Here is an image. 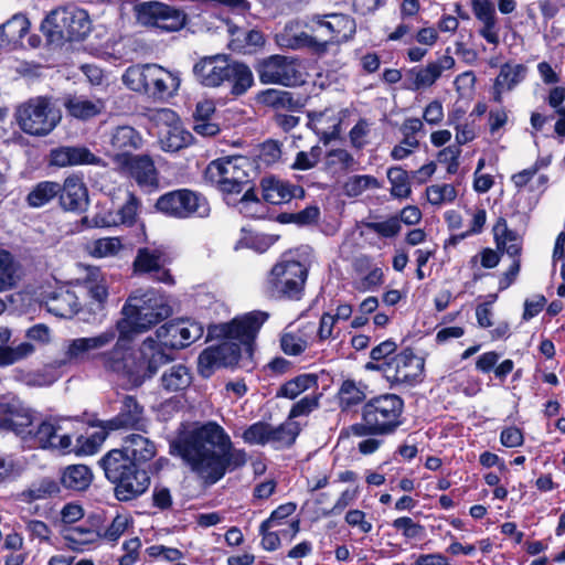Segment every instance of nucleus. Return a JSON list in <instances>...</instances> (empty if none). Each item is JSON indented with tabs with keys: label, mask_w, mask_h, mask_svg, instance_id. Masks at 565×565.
Wrapping results in <instances>:
<instances>
[{
	"label": "nucleus",
	"mask_w": 565,
	"mask_h": 565,
	"mask_svg": "<svg viewBox=\"0 0 565 565\" xmlns=\"http://www.w3.org/2000/svg\"><path fill=\"white\" fill-rule=\"evenodd\" d=\"M171 448L204 486L215 484L247 461L246 452L234 448L228 434L215 422L184 430Z\"/></svg>",
	"instance_id": "1"
},
{
	"label": "nucleus",
	"mask_w": 565,
	"mask_h": 565,
	"mask_svg": "<svg viewBox=\"0 0 565 565\" xmlns=\"http://www.w3.org/2000/svg\"><path fill=\"white\" fill-rule=\"evenodd\" d=\"M118 337L110 352L104 354L105 370L126 376L135 385L151 379L162 365L173 360L158 338L148 337L137 353L131 352L132 335L127 321H117Z\"/></svg>",
	"instance_id": "2"
},
{
	"label": "nucleus",
	"mask_w": 565,
	"mask_h": 565,
	"mask_svg": "<svg viewBox=\"0 0 565 565\" xmlns=\"http://www.w3.org/2000/svg\"><path fill=\"white\" fill-rule=\"evenodd\" d=\"M267 318V312L253 311L233 319L230 323L210 327L209 337L224 340L217 345L206 348L199 355L200 374L209 377L215 369L235 365L241 358V347L236 341L249 344Z\"/></svg>",
	"instance_id": "3"
},
{
	"label": "nucleus",
	"mask_w": 565,
	"mask_h": 565,
	"mask_svg": "<svg viewBox=\"0 0 565 565\" xmlns=\"http://www.w3.org/2000/svg\"><path fill=\"white\" fill-rule=\"evenodd\" d=\"M78 422L71 417L49 416L38 422L33 444L41 449L57 450L63 454L96 452L105 437L94 434L85 438L78 431Z\"/></svg>",
	"instance_id": "4"
},
{
	"label": "nucleus",
	"mask_w": 565,
	"mask_h": 565,
	"mask_svg": "<svg viewBox=\"0 0 565 565\" xmlns=\"http://www.w3.org/2000/svg\"><path fill=\"white\" fill-rule=\"evenodd\" d=\"M403 408V399L395 394L373 397L362 407V422L351 425L349 431L356 437L390 435L402 424Z\"/></svg>",
	"instance_id": "5"
},
{
	"label": "nucleus",
	"mask_w": 565,
	"mask_h": 565,
	"mask_svg": "<svg viewBox=\"0 0 565 565\" xmlns=\"http://www.w3.org/2000/svg\"><path fill=\"white\" fill-rule=\"evenodd\" d=\"M124 85L132 92L145 94L154 100H164L177 94L181 85L180 74L158 64L129 66L121 76Z\"/></svg>",
	"instance_id": "6"
},
{
	"label": "nucleus",
	"mask_w": 565,
	"mask_h": 565,
	"mask_svg": "<svg viewBox=\"0 0 565 565\" xmlns=\"http://www.w3.org/2000/svg\"><path fill=\"white\" fill-rule=\"evenodd\" d=\"M127 321L128 334L143 332L167 319L171 315V307L167 299L157 290H136L121 309Z\"/></svg>",
	"instance_id": "7"
},
{
	"label": "nucleus",
	"mask_w": 565,
	"mask_h": 565,
	"mask_svg": "<svg viewBox=\"0 0 565 565\" xmlns=\"http://www.w3.org/2000/svg\"><path fill=\"white\" fill-rule=\"evenodd\" d=\"M41 30L51 44L60 46L67 41L83 40L90 31V21L85 10L58 8L46 15Z\"/></svg>",
	"instance_id": "8"
},
{
	"label": "nucleus",
	"mask_w": 565,
	"mask_h": 565,
	"mask_svg": "<svg viewBox=\"0 0 565 565\" xmlns=\"http://www.w3.org/2000/svg\"><path fill=\"white\" fill-rule=\"evenodd\" d=\"M308 278V267L299 260L284 257L271 268L267 292L277 299L299 300Z\"/></svg>",
	"instance_id": "9"
},
{
	"label": "nucleus",
	"mask_w": 565,
	"mask_h": 565,
	"mask_svg": "<svg viewBox=\"0 0 565 565\" xmlns=\"http://www.w3.org/2000/svg\"><path fill=\"white\" fill-rule=\"evenodd\" d=\"M252 161L244 156H233L212 161L205 178L222 192L239 193L250 180Z\"/></svg>",
	"instance_id": "10"
},
{
	"label": "nucleus",
	"mask_w": 565,
	"mask_h": 565,
	"mask_svg": "<svg viewBox=\"0 0 565 565\" xmlns=\"http://www.w3.org/2000/svg\"><path fill=\"white\" fill-rule=\"evenodd\" d=\"M117 337L116 324L115 328L107 329L96 335L70 340L65 345L63 359L58 361V365L81 364L98 360L105 369L104 354L110 352V349L107 348L114 345Z\"/></svg>",
	"instance_id": "11"
},
{
	"label": "nucleus",
	"mask_w": 565,
	"mask_h": 565,
	"mask_svg": "<svg viewBox=\"0 0 565 565\" xmlns=\"http://www.w3.org/2000/svg\"><path fill=\"white\" fill-rule=\"evenodd\" d=\"M154 207L160 213L179 220L204 218L211 212L206 198L189 189L173 190L162 194L158 198Z\"/></svg>",
	"instance_id": "12"
},
{
	"label": "nucleus",
	"mask_w": 565,
	"mask_h": 565,
	"mask_svg": "<svg viewBox=\"0 0 565 565\" xmlns=\"http://www.w3.org/2000/svg\"><path fill=\"white\" fill-rule=\"evenodd\" d=\"M21 129L34 136L49 135L60 122L62 115L47 98L36 97L22 104L17 110Z\"/></svg>",
	"instance_id": "13"
},
{
	"label": "nucleus",
	"mask_w": 565,
	"mask_h": 565,
	"mask_svg": "<svg viewBox=\"0 0 565 565\" xmlns=\"http://www.w3.org/2000/svg\"><path fill=\"white\" fill-rule=\"evenodd\" d=\"M111 160L116 169L131 179L141 191L152 193L159 190V171L148 154L115 153Z\"/></svg>",
	"instance_id": "14"
},
{
	"label": "nucleus",
	"mask_w": 565,
	"mask_h": 565,
	"mask_svg": "<svg viewBox=\"0 0 565 565\" xmlns=\"http://www.w3.org/2000/svg\"><path fill=\"white\" fill-rule=\"evenodd\" d=\"M136 17L141 25L157 28L164 32L180 31L188 21L183 10L159 1L139 3L136 6Z\"/></svg>",
	"instance_id": "15"
},
{
	"label": "nucleus",
	"mask_w": 565,
	"mask_h": 565,
	"mask_svg": "<svg viewBox=\"0 0 565 565\" xmlns=\"http://www.w3.org/2000/svg\"><path fill=\"white\" fill-rule=\"evenodd\" d=\"M308 28L319 34L321 42H327L328 46L344 43L356 32L354 19L343 13L316 14L310 19Z\"/></svg>",
	"instance_id": "16"
},
{
	"label": "nucleus",
	"mask_w": 565,
	"mask_h": 565,
	"mask_svg": "<svg viewBox=\"0 0 565 565\" xmlns=\"http://www.w3.org/2000/svg\"><path fill=\"white\" fill-rule=\"evenodd\" d=\"M262 84L295 86L301 82L297 60L284 55H271L257 64Z\"/></svg>",
	"instance_id": "17"
},
{
	"label": "nucleus",
	"mask_w": 565,
	"mask_h": 565,
	"mask_svg": "<svg viewBox=\"0 0 565 565\" xmlns=\"http://www.w3.org/2000/svg\"><path fill=\"white\" fill-rule=\"evenodd\" d=\"M149 419L145 415V408L136 397L125 395L120 399V406L117 415L103 422L102 428L104 433L99 436L106 437V434L113 430H135L148 433Z\"/></svg>",
	"instance_id": "18"
},
{
	"label": "nucleus",
	"mask_w": 565,
	"mask_h": 565,
	"mask_svg": "<svg viewBox=\"0 0 565 565\" xmlns=\"http://www.w3.org/2000/svg\"><path fill=\"white\" fill-rule=\"evenodd\" d=\"M425 361L406 349L387 361L385 379L392 385H415L424 374Z\"/></svg>",
	"instance_id": "19"
},
{
	"label": "nucleus",
	"mask_w": 565,
	"mask_h": 565,
	"mask_svg": "<svg viewBox=\"0 0 565 565\" xmlns=\"http://www.w3.org/2000/svg\"><path fill=\"white\" fill-rule=\"evenodd\" d=\"M168 263V255L163 247H143L138 249L134 260V268L137 273L153 274L158 281L173 282V279L164 265Z\"/></svg>",
	"instance_id": "20"
},
{
	"label": "nucleus",
	"mask_w": 565,
	"mask_h": 565,
	"mask_svg": "<svg viewBox=\"0 0 565 565\" xmlns=\"http://www.w3.org/2000/svg\"><path fill=\"white\" fill-rule=\"evenodd\" d=\"M230 60L224 55L205 56L193 66L195 79L205 87H218L228 77Z\"/></svg>",
	"instance_id": "21"
},
{
	"label": "nucleus",
	"mask_w": 565,
	"mask_h": 565,
	"mask_svg": "<svg viewBox=\"0 0 565 565\" xmlns=\"http://www.w3.org/2000/svg\"><path fill=\"white\" fill-rule=\"evenodd\" d=\"M454 66L455 58L449 54H443L424 67H414L407 73V78L411 82L409 88L413 90L428 88L445 71L451 70Z\"/></svg>",
	"instance_id": "22"
},
{
	"label": "nucleus",
	"mask_w": 565,
	"mask_h": 565,
	"mask_svg": "<svg viewBox=\"0 0 565 565\" xmlns=\"http://www.w3.org/2000/svg\"><path fill=\"white\" fill-rule=\"evenodd\" d=\"M307 116L308 126L320 136L324 143L339 137L343 118L341 111L333 107H327L322 110H310Z\"/></svg>",
	"instance_id": "23"
},
{
	"label": "nucleus",
	"mask_w": 565,
	"mask_h": 565,
	"mask_svg": "<svg viewBox=\"0 0 565 565\" xmlns=\"http://www.w3.org/2000/svg\"><path fill=\"white\" fill-rule=\"evenodd\" d=\"M150 486V477L137 463L122 476L115 487V495L119 501H130L143 494Z\"/></svg>",
	"instance_id": "24"
},
{
	"label": "nucleus",
	"mask_w": 565,
	"mask_h": 565,
	"mask_svg": "<svg viewBox=\"0 0 565 565\" xmlns=\"http://www.w3.org/2000/svg\"><path fill=\"white\" fill-rule=\"evenodd\" d=\"M262 195L264 201L270 204H282L292 198H302V188L290 184L288 181L274 175L265 177L260 181Z\"/></svg>",
	"instance_id": "25"
},
{
	"label": "nucleus",
	"mask_w": 565,
	"mask_h": 565,
	"mask_svg": "<svg viewBox=\"0 0 565 565\" xmlns=\"http://www.w3.org/2000/svg\"><path fill=\"white\" fill-rule=\"evenodd\" d=\"M527 74V67L519 63H505L500 67V72L494 79L492 87L493 100L501 104L503 94L513 90L521 84Z\"/></svg>",
	"instance_id": "26"
},
{
	"label": "nucleus",
	"mask_w": 565,
	"mask_h": 565,
	"mask_svg": "<svg viewBox=\"0 0 565 565\" xmlns=\"http://www.w3.org/2000/svg\"><path fill=\"white\" fill-rule=\"evenodd\" d=\"M60 204L65 211H83L88 205L87 189L78 175L64 180L58 193Z\"/></svg>",
	"instance_id": "27"
},
{
	"label": "nucleus",
	"mask_w": 565,
	"mask_h": 565,
	"mask_svg": "<svg viewBox=\"0 0 565 565\" xmlns=\"http://www.w3.org/2000/svg\"><path fill=\"white\" fill-rule=\"evenodd\" d=\"M472 12L481 23L479 34L490 44L499 43V28L497 25L495 10L488 0H472Z\"/></svg>",
	"instance_id": "28"
},
{
	"label": "nucleus",
	"mask_w": 565,
	"mask_h": 565,
	"mask_svg": "<svg viewBox=\"0 0 565 565\" xmlns=\"http://www.w3.org/2000/svg\"><path fill=\"white\" fill-rule=\"evenodd\" d=\"M50 162L56 167L97 164L99 159L85 147H58L51 150Z\"/></svg>",
	"instance_id": "29"
},
{
	"label": "nucleus",
	"mask_w": 565,
	"mask_h": 565,
	"mask_svg": "<svg viewBox=\"0 0 565 565\" xmlns=\"http://www.w3.org/2000/svg\"><path fill=\"white\" fill-rule=\"evenodd\" d=\"M99 465L104 470L106 478L116 486L122 476L136 463L121 447L120 449L109 450L99 460Z\"/></svg>",
	"instance_id": "30"
},
{
	"label": "nucleus",
	"mask_w": 565,
	"mask_h": 565,
	"mask_svg": "<svg viewBox=\"0 0 565 565\" xmlns=\"http://www.w3.org/2000/svg\"><path fill=\"white\" fill-rule=\"evenodd\" d=\"M147 433H132L124 437L121 447L135 461V463L147 462L157 454L154 443L146 436Z\"/></svg>",
	"instance_id": "31"
},
{
	"label": "nucleus",
	"mask_w": 565,
	"mask_h": 565,
	"mask_svg": "<svg viewBox=\"0 0 565 565\" xmlns=\"http://www.w3.org/2000/svg\"><path fill=\"white\" fill-rule=\"evenodd\" d=\"M38 422L31 409L14 403L6 429H11L23 440L33 443Z\"/></svg>",
	"instance_id": "32"
},
{
	"label": "nucleus",
	"mask_w": 565,
	"mask_h": 565,
	"mask_svg": "<svg viewBox=\"0 0 565 565\" xmlns=\"http://www.w3.org/2000/svg\"><path fill=\"white\" fill-rule=\"evenodd\" d=\"M63 539L70 550L83 552L102 539V532L89 526L77 525L65 530Z\"/></svg>",
	"instance_id": "33"
},
{
	"label": "nucleus",
	"mask_w": 565,
	"mask_h": 565,
	"mask_svg": "<svg viewBox=\"0 0 565 565\" xmlns=\"http://www.w3.org/2000/svg\"><path fill=\"white\" fill-rule=\"evenodd\" d=\"M11 338V332L7 328H0V366H6L19 362L30 356L35 348L29 342H22L17 347L6 345Z\"/></svg>",
	"instance_id": "34"
},
{
	"label": "nucleus",
	"mask_w": 565,
	"mask_h": 565,
	"mask_svg": "<svg viewBox=\"0 0 565 565\" xmlns=\"http://www.w3.org/2000/svg\"><path fill=\"white\" fill-rule=\"evenodd\" d=\"M192 383L190 369L182 364H174L163 371L160 377V386L167 392H179L189 387Z\"/></svg>",
	"instance_id": "35"
},
{
	"label": "nucleus",
	"mask_w": 565,
	"mask_h": 565,
	"mask_svg": "<svg viewBox=\"0 0 565 565\" xmlns=\"http://www.w3.org/2000/svg\"><path fill=\"white\" fill-rule=\"evenodd\" d=\"M493 235L498 249L511 257L520 255L521 237L508 227L507 221L500 217L493 226Z\"/></svg>",
	"instance_id": "36"
},
{
	"label": "nucleus",
	"mask_w": 565,
	"mask_h": 565,
	"mask_svg": "<svg viewBox=\"0 0 565 565\" xmlns=\"http://www.w3.org/2000/svg\"><path fill=\"white\" fill-rule=\"evenodd\" d=\"M277 41L280 45L292 50L308 47L317 54H324L328 52V43L321 42V39H319V34L317 33L309 34L307 32H300L291 38L282 33L277 35Z\"/></svg>",
	"instance_id": "37"
},
{
	"label": "nucleus",
	"mask_w": 565,
	"mask_h": 565,
	"mask_svg": "<svg viewBox=\"0 0 565 565\" xmlns=\"http://www.w3.org/2000/svg\"><path fill=\"white\" fill-rule=\"evenodd\" d=\"M64 105L72 117L82 120L97 116L105 107L100 99L92 100L84 96L68 97Z\"/></svg>",
	"instance_id": "38"
},
{
	"label": "nucleus",
	"mask_w": 565,
	"mask_h": 565,
	"mask_svg": "<svg viewBox=\"0 0 565 565\" xmlns=\"http://www.w3.org/2000/svg\"><path fill=\"white\" fill-rule=\"evenodd\" d=\"M226 81L232 84L231 93L235 96H242L253 86L254 76L249 66L231 61Z\"/></svg>",
	"instance_id": "39"
},
{
	"label": "nucleus",
	"mask_w": 565,
	"mask_h": 565,
	"mask_svg": "<svg viewBox=\"0 0 565 565\" xmlns=\"http://www.w3.org/2000/svg\"><path fill=\"white\" fill-rule=\"evenodd\" d=\"M192 135L186 131L181 122L170 126L168 129L159 130V142L161 149L168 152L179 151L191 143Z\"/></svg>",
	"instance_id": "40"
},
{
	"label": "nucleus",
	"mask_w": 565,
	"mask_h": 565,
	"mask_svg": "<svg viewBox=\"0 0 565 565\" xmlns=\"http://www.w3.org/2000/svg\"><path fill=\"white\" fill-rule=\"evenodd\" d=\"M142 138L137 130L130 126H119L110 135V145L119 153H128L141 147Z\"/></svg>",
	"instance_id": "41"
},
{
	"label": "nucleus",
	"mask_w": 565,
	"mask_h": 565,
	"mask_svg": "<svg viewBox=\"0 0 565 565\" xmlns=\"http://www.w3.org/2000/svg\"><path fill=\"white\" fill-rule=\"evenodd\" d=\"M47 310L61 318H70L79 310L76 295L70 290H62L46 302Z\"/></svg>",
	"instance_id": "42"
},
{
	"label": "nucleus",
	"mask_w": 565,
	"mask_h": 565,
	"mask_svg": "<svg viewBox=\"0 0 565 565\" xmlns=\"http://www.w3.org/2000/svg\"><path fill=\"white\" fill-rule=\"evenodd\" d=\"M93 480L90 469L85 465H72L64 469L61 482L71 490L83 491L87 489Z\"/></svg>",
	"instance_id": "43"
},
{
	"label": "nucleus",
	"mask_w": 565,
	"mask_h": 565,
	"mask_svg": "<svg viewBox=\"0 0 565 565\" xmlns=\"http://www.w3.org/2000/svg\"><path fill=\"white\" fill-rule=\"evenodd\" d=\"M300 433V426L297 422L286 420L278 426L270 425L269 445L275 449H285L290 447Z\"/></svg>",
	"instance_id": "44"
},
{
	"label": "nucleus",
	"mask_w": 565,
	"mask_h": 565,
	"mask_svg": "<svg viewBox=\"0 0 565 565\" xmlns=\"http://www.w3.org/2000/svg\"><path fill=\"white\" fill-rule=\"evenodd\" d=\"M318 386L316 374H301L282 384L276 396L295 399L303 392Z\"/></svg>",
	"instance_id": "45"
},
{
	"label": "nucleus",
	"mask_w": 565,
	"mask_h": 565,
	"mask_svg": "<svg viewBox=\"0 0 565 565\" xmlns=\"http://www.w3.org/2000/svg\"><path fill=\"white\" fill-rule=\"evenodd\" d=\"M84 285L94 300L99 303L106 301L108 297L107 279L98 267H86Z\"/></svg>",
	"instance_id": "46"
},
{
	"label": "nucleus",
	"mask_w": 565,
	"mask_h": 565,
	"mask_svg": "<svg viewBox=\"0 0 565 565\" xmlns=\"http://www.w3.org/2000/svg\"><path fill=\"white\" fill-rule=\"evenodd\" d=\"M391 184L390 193L395 199H407L412 194L409 175L402 167H391L386 172Z\"/></svg>",
	"instance_id": "47"
},
{
	"label": "nucleus",
	"mask_w": 565,
	"mask_h": 565,
	"mask_svg": "<svg viewBox=\"0 0 565 565\" xmlns=\"http://www.w3.org/2000/svg\"><path fill=\"white\" fill-rule=\"evenodd\" d=\"M61 184L53 181L38 183L28 194L26 202L32 207H41L58 195Z\"/></svg>",
	"instance_id": "48"
},
{
	"label": "nucleus",
	"mask_w": 565,
	"mask_h": 565,
	"mask_svg": "<svg viewBox=\"0 0 565 565\" xmlns=\"http://www.w3.org/2000/svg\"><path fill=\"white\" fill-rule=\"evenodd\" d=\"M30 22L23 14H14L10 20L0 28L2 42L15 43L20 41L29 31Z\"/></svg>",
	"instance_id": "49"
},
{
	"label": "nucleus",
	"mask_w": 565,
	"mask_h": 565,
	"mask_svg": "<svg viewBox=\"0 0 565 565\" xmlns=\"http://www.w3.org/2000/svg\"><path fill=\"white\" fill-rule=\"evenodd\" d=\"M420 4L419 0H403L401 4V18L402 22L397 25L394 32L388 34L390 41H398L408 34L413 25L408 22L409 19H413L419 11Z\"/></svg>",
	"instance_id": "50"
},
{
	"label": "nucleus",
	"mask_w": 565,
	"mask_h": 565,
	"mask_svg": "<svg viewBox=\"0 0 565 565\" xmlns=\"http://www.w3.org/2000/svg\"><path fill=\"white\" fill-rule=\"evenodd\" d=\"M339 407L349 411L365 399L364 391L352 380H345L338 391Z\"/></svg>",
	"instance_id": "51"
},
{
	"label": "nucleus",
	"mask_w": 565,
	"mask_h": 565,
	"mask_svg": "<svg viewBox=\"0 0 565 565\" xmlns=\"http://www.w3.org/2000/svg\"><path fill=\"white\" fill-rule=\"evenodd\" d=\"M121 249L122 243L119 237H103L87 245V252L96 258L116 256Z\"/></svg>",
	"instance_id": "52"
},
{
	"label": "nucleus",
	"mask_w": 565,
	"mask_h": 565,
	"mask_svg": "<svg viewBox=\"0 0 565 565\" xmlns=\"http://www.w3.org/2000/svg\"><path fill=\"white\" fill-rule=\"evenodd\" d=\"M381 186L380 181L373 175H352L344 182L343 192L347 196L355 198L369 189H380Z\"/></svg>",
	"instance_id": "53"
},
{
	"label": "nucleus",
	"mask_w": 565,
	"mask_h": 565,
	"mask_svg": "<svg viewBox=\"0 0 565 565\" xmlns=\"http://www.w3.org/2000/svg\"><path fill=\"white\" fill-rule=\"evenodd\" d=\"M140 205L141 202L138 196L132 192H128L125 203L117 212L119 217L118 223L126 226L135 225L138 218Z\"/></svg>",
	"instance_id": "54"
},
{
	"label": "nucleus",
	"mask_w": 565,
	"mask_h": 565,
	"mask_svg": "<svg viewBox=\"0 0 565 565\" xmlns=\"http://www.w3.org/2000/svg\"><path fill=\"white\" fill-rule=\"evenodd\" d=\"M60 491L58 484L51 479H42L39 482L31 484V487L23 492L29 500H43L57 494Z\"/></svg>",
	"instance_id": "55"
},
{
	"label": "nucleus",
	"mask_w": 565,
	"mask_h": 565,
	"mask_svg": "<svg viewBox=\"0 0 565 565\" xmlns=\"http://www.w3.org/2000/svg\"><path fill=\"white\" fill-rule=\"evenodd\" d=\"M156 337L167 349H182L178 320L161 326L157 329Z\"/></svg>",
	"instance_id": "56"
},
{
	"label": "nucleus",
	"mask_w": 565,
	"mask_h": 565,
	"mask_svg": "<svg viewBox=\"0 0 565 565\" xmlns=\"http://www.w3.org/2000/svg\"><path fill=\"white\" fill-rule=\"evenodd\" d=\"M427 200L433 205H441L452 202L457 191L451 184H434L426 189Z\"/></svg>",
	"instance_id": "57"
},
{
	"label": "nucleus",
	"mask_w": 565,
	"mask_h": 565,
	"mask_svg": "<svg viewBox=\"0 0 565 565\" xmlns=\"http://www.w3.org/2000/svg\"><path fill=\"white\" fill-rule=\"evenodd\" d=\"M15 282V268L11 255L0 250V292L9 290Z\"/></svg>",
	"instance_id": "58"
},
{
	"label": "nucleus",
	"mask_w": 565,
	"mask_h": 565,
	"mask_svg": "<svg viewBox=\"0 0 565 565\" xmlns=\"http://www.w3.org/2000/svg\"><path fill=\"white\" fill-rule=\"evenodd\" d=\"M392 525L396 531H399L405 539L408 540H420L425 535L424 526L408 516L395 519Z\"/></svg>",
	"instance_id": "59"
},
{
	"label": "nucleus",
	"mask_w": 565,
	"mask_h": 565,
	"mask_svg": "<svg viewBox=\"0 0 565 565\" xmlns=\"http://www.w3.org/2000/svg\"><path fill=\"white\" fill-rule=\"evenodd\" d=\"M551 163L550 158H539L533 166L514 173L511 181L518 189H522L530 183V181L539 173L541 169L548 167Z\"/></svg>",
	"instance_id": "60"
},
{
	"label": "nucleus",
	"mask_w": 565,
	"mask_h": 565,
	"mask_svg": "<svg viewBox=\"0 0 565 565\" xmlns=\"http://www.w3.org/2000/svg\"><path fill=\"white\" fill-rule=\"evenodd\" d=\"M270 424L258 422L250 425L243 434V439L250 445L269 444Z\"/></svg>",
	"instance_id": "61"
},
{
	"label": "nucleus",
	"mask_w": 565,
	"mask_h": 565,
	"mask_svg": "<svg viewBox=\"0 0 565 565\" xmlns=\"http://www.w3.org/2000/svg\"><path fill=\"white\" fill-rule=\"evenodd\" d=\"M182 349L199 340L204 332L203 326L192 320H178Z\"/></svg>",
	"instance_id": "62"
},
{
	"label": "nucleus",
	"mask_w": 565,
	"mask_h": 565,
	"mask_svg": "<svg viewBox=\"0 0 565 565\" xmlns=\"http://www.w3.org/2000/svg\"><path fill=\"white\" fill-rule=\"evenodd\" d=\"M130 524L131 518L128 514H117L102 533V539L115 543L126 532Z\"/></svg>",
	"instance_id": "63"
},
{
	"label": "nucleus",
	"mask_w": 565,
	"mask_h": 565,
	"mask_svg": "<svg viewBox=\"0 0 565 565\" xmlns=\"http://www.w3.org/2000/svg\"><path fill=\"white\" fill-rule=\"evenodd\" d=\"M365 227L382 237H394L401 231V223L398 217L393 216L383 222H369Z\"/></svg>",
	"instance_id": "64"
}]
</instances>
